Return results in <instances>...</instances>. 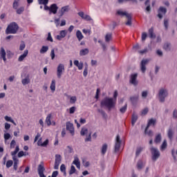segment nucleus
Returning <instances> with one entry per match:
<instances>
[{"mask_svg":"<svg viewBox=\"0 0 177 177\" xmlns=\"http://www.w3.org/2000/svg\"><path fill=\"white\" fill-rule=\"evenodd\" d=\"M19 151H20V147H19V145H17L15 151H11V156H12V160L14 161L13 168L15 171H17V168H18L17 165H19V160L17 159V156H16V154H17V153H19Z\"/></svg>","mask_w":177,"mask_h":177,"instance_id":"1","label":"nucleus"},{"mask_svg":"<svg viewBox=\"0 0 177 177\" xmlns=\"http://www.w3.org/2000/svg\"><path fill=\"white\" fill-rule=\"evenodd\" d=\"M81 136H86L85 142L92 141V132L88 130V128L84 127L80 131Z\"/></svg>","mask_w":177,"mask_h":177,"instance_id":"2","label":"nucleus"},{"mask_svg":"<svg viewBox=\"0 0 177 177\" xmlns=\"http://www.w3.org/2000/svg\"><path fill=\"white\" fill-rule=\"evenodd\" d=\"M19 30V25L16 22L11 23L6 28V34H16Z\"/></svg>","mask_w":177,"mask_h":177,"instance_id":"3","label":"nucleus"},{"mask_svg":"<svg viewBox=\"0 0 177 177\" xmlns=\"http://www.w3.org/2000/svg\"><path fill=\"white\" fill-rule=\"evenodd\" d=\"M150 150L152 155V160H157V159H158V158L160 156V152L159 149H158V148H155L154 147H151Z\"/></svg>","mask_w":177,"mask_h":177,"instance_id":"4","label":"nucleus"},{"mask_svg":"<svg viewBox=\"0 0 177 177\" xmlns=\"http://www.w3.org/2000/svg\"><path fill=\"white\" fill-rule=\"evenodd\" d=\"M101 107L110 110L111 109V98L106 97L102 100L101 101Z\"/></svg>","mask_w":177,"mask_h":177,"instance_id":"5","label":"nucleus"},{"mask_svg":"<svg viewBox=\"0 0 177 177\" xmlns=\"http://www.w3.org/2000/svg\"><path fill=\"white\" fill-rule=\"evenodd\" d=\"M158 95L160 102H165V98L168 95L167 90H165V88H161L159 91Z\"/></svg>","mask_w":177,"mask_h":177,"instance_id":"6","label":"nucleus"},{"mask_svg":"<svg viewBox=\"0 0 177 177\" xmlns=\"http://www.w3.org/2000/svg\"><path fill=\"white\" fill-rule=\"evenodd\" d=\"M121 143H122V140H120V135L118 134L116 136V140H115V147H114V152L115 153L120 152Z\"/></svg>","mask_w":177,"mask_h":177,"instance_id":"7","label":"nucleus"},{"mask_svg":"<svg viewBox=\"0 0 177 177\" xmlns=\"http://www.w3.org/2000/svg\"><path fill=\"white\" fill-rule=\"evenodd\" d=\"M64 64H59L57 67V78H62V75H63V73H64Z\"/></svg>","mask_w":177,"mask_h":177,"instance_id":"8","label":"nucleus"},{"mask_svg":"<svg viewBox=\"0 0 177 177\" xmlns=\"http://www.w3.org/2000/svg\"><path fill=\"white\" fill-rule=\"evenodd\" d=\"M62 164V155L55 154L54 169H59V165Z\"/></svg>","mask_w":177,"mask_h":177,"instance_id":"9","label":"nucleus"},{"mask_svg":"<svg viewBox=\"0 0 177 177\" xmlns=\"http://www.w3.org/2000/svg\"><path fill=\"white\" fill-rule=\"evenodd\" d=\"M129 82L133 86H138V73H132L130 76Z\"/></svg>","mask_w":177,"mask_h":177,"instance_id":"10","label":"nucleus"},{"mask_svg":"<svg viewBox=\"0 0 177 177\" xmlns=\"http://www.w3.org/2000/svg\"><path fill=\"white\" fill-rule=\"evenodd\" d=\"M78 16L83 19V20H86V21H93V19H92V17L89 16L88 15L85 14L84 12L80 11L77 13Z\"/></svg>","mask_w":177,"mask_h":177,"instance_id":"11","label":"nucleus"},{"mask_svg":"<svg viewBox=\"0 0 177 177\" xmlns=\"http://www.w3.org/2000/svg\"><path fill=\"white\" fill-rule=\"evenodd\" d=\"M66 130L69 131L70 133L72 136H74L75 131H74V124L70 122H67L66 123Z\"/></svg>","mask_w":177,"mask_h":177,"instance_id":"12","label":"nucleus"},{"mask_svg":"<svg viewBox=\"0 0 177 177\" xmlns=\"http://www.w3.org/2000/svg\"><path fill=\"white\" fill-rule=\"evenodd\" d=\"M158 17L160 19H162L163 18V15H165L167 12V8H165V7H160L159 10H158Z\"/></svg>","mask_w":177,"mask_h":177,"instance_id":"13","label":"nucleus"},{"mask_svg":"<svg viewBox=\"0 0 177 177\" xmlns=\"http://www.w3.org/2000/svg\"><path fill=\"white\" fill-rule=\"evenodd\" d=\"M39 5L44 6V10H49L50 12V7L48 6L49 3V0H38Z\"/></svg>","mask_w":177,"mask_h":177,"instance_id":"14","label":"nucleus"},{"mask_svg":"<svg viewBox=\"0 0 177 177\" xmlns=\"http://www.w3.org/2000/svg\"><path fill=\"white\" fill-rule=\"evenodd\" d=\"M68 12H70V6H65L59 10V15L60 17H62L64 15H66V13H68Z\"/></svg>","mask_w":177,"mask_h":177,"instance_id":"15","label":"nucleus"},{"mask_svg":"<svg viewBox=\"0 0 177 177\" xmlns=\"http://www.w3.org/2000/svg\"><path fill=\"white\" fill-rule=\"evenodd\" d=\"M74 160L72 162L74 165H76L77 169H81V162H80V158H78V155L74 156Z\"/></svg>","mask_w":177,"mask_h":177,"instance_id":"16","label":"nucleus"},{"mask_svg":"<svg viewBox=\"0 0 177 177\" xmlns=\"http://www.w3.org/2000/svg\"><path fill=\"white\" fill-rule=\"evenodd\" d=\"M67 30H63L59 31V35H57L56 39L58 41H62V39H63V38H65V37L67 35Z\"/></svg>","mask_w":177,"mask_h":177,"instance_id":"17","label":"nucleus"},{"mask_svg":"<svg viewBox=\"0 0 177 177\" xmlns=\"http://www.w3.org/2000/svg\"><path fill=\"white\" fill-rule=\"evenodd\" d=\"M149 62V59H142L141 61V64H140V69L142 72V73H145L147 71V66L146 65H147Z\"/></svg>","mask_w":177,"mask_h":177,"instance_id":"18","label":"nucleus"},{"mask_svg":"<svg viewBox=\"0 0 177 177\" xmlns=\"http://www.w3.org/2000/svg\"><path fill=\"white\" fill-rule=\"evenodd\" d=\"M57 9H59V7L56 3H53L50 6V12L49 15H56L57 13Z\"/></svg>","mask_w":177,"mask_h":177,"instance_id":"19","label":"nucleus"},{"mask_svg":"<svg viewBox=\"0 0 177 177\" xmlns=\"http://www.w3.org/2000/svg\"><path fill=\"white\" fill-rule=\"evenodd\" d=\"M118 95V90H115L113 93V97H112V109L113 108H114V106H115Z\"/></svg>","mask_w":177,"mask_h":177,"instance_id":"20","label":"nucleus"},{"mask_svg":"<svg viewBox=\"0 0 177 177\" xmlns=\"http://www.w3.org/2000/svg\"><path fill=\"white\" fill-rule=\"evenodd\" d=\"M73 64L77 67L78 70H82L84 68V62H80V61L76 59L73 62Z\"/></svg>","mask_w":177,"mask_h":177,"instance_id":"21","label":"nucleus"},{"mask_svg":"<svg viewBox=\"0 0 177 177\" xmlns=\"http://www.w3.org/2000/svg\"><path fill=\"white\" fill-rule=\"evenodd\" d=\"M125 17L127 18V21L126 22V25L128 26H131L132 25V16L131 14H128L127 12H125Z\"/></svg>","mask_w":177,"mask_h":177,"instance_id":"22","label":"nucleus"},{"mask_svg":"<svg viewBox=\"0 0 177 177\" xmlns=\"http://www.w3.org/2000/svg\"><path fill=\"white\" fill-rule=\"evenodd\" d=\"M156 123V119H153V118L149 119V122L147 123V127L145 128V133H147V130H148L149 127H150L151 124L155 125Z\"/></svg>","mask_w":177,"mask_h":177,"instance_id":"23","label":"nucleus"},{"mask_svg":"<svg viewBox=\"0 0 177 177\" xmlns=\"http://www.w3.org/2000/svg\"><path fill=\"white\" fill-rule=\"evenodd\" d=\"M28 55V50H26L22 55H21L18 58V62H23Z\"/></svg>","mask_w":177,"mask_h":177,"instance_id":"24","label":"nucleus"},{"mask_svg":"<svg viewBox=\"0 0 177 177\" xmlns=\"http://www.w3.org/2000/svg\"><path fill=\"white\" fill-rule=\"evenodd\" d=\"M52 118V114H48L45 120L46 124L48 125V127H50L52 125V120H50Z\"/></svg>","mask_w":177,"mask_h":177,"instance_id":"25","label":"nucleus"},{"mask_svg":"<svg viewBox=\"0 0 177 177\" xmlns=\"http://www.w3.org/2000/svg\"><path fill=\"white\" fill-rule=\"evenodd\" d=\"M89 53L88 48H84L80 50L79 55L80 56H86Z\"/></svg>","mask_w":177,"mask_h":177,"instance_id":"26","label":"nucleus"},{"mask_svg":"<svg viewBox=\"0 0 177 177\" xmlns=\"http://www.w3.org/2000/svg\"><path fill=\"white\" fill-rule=\"evenodd\" d=\"M109 146L107 145V144H103L102 147H101V153L102 154V156H104V154H106V153H107V149H108Z\"/></svg>","mask_w":177,"mask_h":177,"instance_id":"27","label":"nucleus"},{"mask_svg":"<svg viewBox=\"0 0 177 177\" xmlns=\"http://www.w3.org/2000/svg\"><path fill=\"white\" fill-rule=\"evenodd\" d=\"M0 52L3 62H6V51L5 50V48H3V47H1Z\"/></svg>","mask_w":177,"mask_h":177,"instance_id":"28","label":"nucleus"},{"mask_svg":"<svg viewBox=\"0 0 177 177\" xmlns=\"http://www.w3.org/2000/svg\"><path fill=\"white\" fill-rule=\"evenodd\" d=\"M138 119V115H136V113H133V115L131 116V124H132V126L135 125Z\"/></svg>","mask_w":177,"mask_h":177,"instance_id":"29","label":"nucleus"},{"mask_svg":"<svg viewBox=\"0 0 177 177\" xmlns=\"http://www.w3.org/2000/svg\"><path fill=\"white\" fill-rule=\"evenodd\" d=\"M76 37L78 41H82V39H84V35H82V32H81V30H77Z\"/></svg>","mask_w":177,"mask_h":177,"instance_id":"30","label":"nucleus"},{"mask_svg":"<svg viewBox=\"0 0 177 177\" xmlns=\"http://www.w3.org/2000/svg\"><path fill=\"white\" fill-rule=\"evenodd\" d=\"M50 89L52 91V92H55L56 91V80H52L50 86Z\"/></svg>","mask_w":177,"mask_h":177,"instance_id":"31","label":"nucleus"},{"mask_svg":"<svg viewBox=\"0 0 177 177\" xmlns=\"http://www.w3.org/2000/svg\"><path fill=\"white\" fill-rule=\"evenodd\" d=\"M20 6V0H14V2L12 3V8L14 10H16Z\"/></svg>","mask_w":177,"mask_h":177,"instance_id":"32","label":"nucleus"},{"mask_svg":"<svg viewBox=\"0 0 177 177\" xmlns=\"http://www.w3.org/2000/svg\"><path fill=\"white\" fill-rule=\"evenodd\" d=\"M3 138H4L5 144L8 145V140H9L10 138H12V136H10V133H4Z\"/></svg>","mask_w":177,"mask_h":177,"instance_id":"33","label":"nucleus"},{"mask_svg":"<svg viewBox=\"0 0 177 177\" xmlns=\"http://www.w3.org/2000/svg\"><path fill=\"white\" fill-rule=\"evenodd\" d=\"M161 139H162V134L161 133H158V134H157L155 137L154 142L158 144V142H160Z\"/></svg>","mask_w":177,"mask_h":177,"instance_id":"34","label":"nucleus"},{"mask_svg":"<svg viewBox=\"0 0 177 177\" xmlns=\"http://www.w3.org/2000/svg\"><path fill=\"white\" fill-rule=\"evenodd\" d=\"M167 136H168V138H169V140H172V138L174 137V130H172L171 127H170L168 129Z\"/></svg>","mask_w":177,"mask_h":177,"instance_id":"35","label":"nucleus"},{"mask_svg":"<svg viewBox=\"0 0 177 177\" xmlns=\"http://www.w3.org/2000/svg\"><path fill=\"white\" fill-rule=\"evenodd\" d=\"M37 172L38 174H44L45 172V167L42 165H39L37 168Z\"/></svg>","mask_w":177,"mask_h":177,"instance_id":"36","label":"nucleus"},{"mask_svg":"<svg viewBox=\"0 0 177 177\" xmlns=\"http://www.w3.org/2000/svg\"><path fill=\"white\" fill-rule=\"evenodd\" d=\"M4 120H6V121H8V122H12V124H13V125H17V124H16V122H15V120H13V119H12V118L11 117H9V116H8V115H6L5 117H4Z\"/></svg>","mask_w":177,"mask_h":177,"instance_id":"37","label":"nucleus"},{"mask_svg":"<svg viewBox=\"0 0 177 177\" xmlns=\"http://www.w3.org/2000/svg\"><path fill=\"white\" fill-rule=\"evenodd\" d=\"M49 50V47L48 46H43L40 49V53L44 54L46 53Z\"/></svg>","mask_w":177,"mask_h":177,"instance_id":"38","label":"nucleus"},{"mask_svg":"<svg viewBox=\"0 0 177 177\" xmlns=\"http://www.w3.org/2000/svg\"><path fill=\"white\" fill-rule=\"evenodd\" d=\"M23 85H28L30 83V77L28 76L26 77L24 79L21 80Z\"/></svg>","mask_w":177,"mask_h":177,"instance_id":"39","label":"nucleus"},{"mask_svg":"<svg viewBox=\"0 0 177 177\" xmlns=\"http://www.w3.org/2000/svg\"><path fill=\"white\" fill-rule=\"evenodd\" d=\"M145 4V6H147L146 11H147L148 12H150L151 11L150 0H146Z\"/></svg>","mask_w":177,"mask_h":177,"instance_id":"40","label":"nucleus"},{"mask_svg":"<svg viewBox=\"0 0 177 177\" xmlns=\"http://www.w3.org/2000/svg\"><path fill=\"white\" fill-rule=\"evenodd\" d=\"M139 95H133L132 97H130V100L132 102V104H135L138 101Z\"/></svg>","mask_w":177,"mask_h":177,"instance_id":"41","label":"nucleus"},{"mask_svg":"<svg viewBox=\"0 0 177 177\" xmlns=\"http://www.w3.org/2000/svg\"><path fill=\"white\" fill-rule=\"evenodd\" d=\"M17 15H21L23 12H24V7L21 6L17 9H15Z\"/></svg>","mask_w":177,"mask_h":177,"instance_id":"42","label":"nucleus"},{"mask_svg":"<svg viewBox=\"0 0 177 177\" xmlns=\"http://www.w3.org/2000/svg\"><path fill=\"white\" fill-rule=\"evenodd\" d=\"M69 102L71 104H74L77 102L76 96H69Z\"/></svg>","mask_w":177,"mask_h":177,"instance_id":"43","label":"nucleus"},{"mask_svg":"<svg viewBox=\"0 0 177 177\" xmlns=\"http://www.w3.org/2000/svg\"><path fill=\"white\" fill-rule=\"evenodd\" d=\"M149 36L151 39L156 37V35H154V33H153V28H151L150 29H149Z\"/></svg>","mask_w":177,"mask_h":177,"instance_id":"44","label":"nucleus"},{"mask_svg":"<svg viewBox=\"0 0 177 177\" xmlns=\"http://www.w3.org/2000/svg\"><path fill=\"white\" fill-rule=\"evenodd\" d=\"M6 53H7V57H8V59H12V57L15 56V53L9 50H7Z\"/></svg>","mask_w":177,"mask_h":177,"instance_id":"45","label":"nucleus"},{"mask_svg":"<svg viewBox=\"0 0 177 177\" xmlns=\"http://www.w3.org/2000/svg\"><path fill=\"white\" fill-rule=\"evenodd\" d=\"M18 146V145H16V140H12L10 143V149H16V147Z\"/></svg>","mask_w":177,"mask_h":177,"instance_id":"46","label":"nucleus"},{"mask_svg":"<svg viewBox=\"0 0 177 177\" xmlns=\"http://www.w3.org/2000/svg\"><path fill=\"white\" fill-rule=\"evenodd\" d=\"M19 158H21V157H24V156H28V153H26L23 151H20L17 154Z\"/></svg>","mask_w":177,"mask_h":177,"instance_id":"47","label":"nucleus"},{"mask_svg":"<svg viewBox=\"0 0 177 177\" xmlns=\"http://www.w3.org/2000/svg\"><path fill=\"white\" fill-rule=\"evenodd\" d=\"M163 48L166 50V51H169V50H171L170 43H165L163 46Z\"/></svg>","mask_w":177,"mask_h":177,"instance_id":"48","label":"nucleus"},{"mask_svg":"<svg viewBox=\"0 0 177 177\" xmlns=\"http://www.w3.org/2000/svg\"><path fill=\"white\" fill-rule=\"evenodd\" d=\"M98 44H100L103 48V50H106L107 49V46L106 44L103 43L102 40H98Z\"/></svg>","mask_w":177,"mask_h":177,"instance_id":"49","label":"nucleus"},{"mask_svg":"<svg viewBox=\"0 0 177 177\" xmlns=\"http://www.w3.org/2000/svg\"><path fill=\"white\" fill-rule=\"evenodd\" d=\"M118 15H120V17H126V12L122 11V10H118L117 11Z\"/></svg>","mask_w":177,"mask_h":177,"instance_id":"50","label":"nucleus"},{"mask_svg":"<svg viewBox=\"0 0 177 177\" xmlns=\"http://www.w3.org/2000/svg\"><path fill=\"white\" fill-rule=\"evenodd\" d=\"M127 109V104H125L124 105V106H122V108H120V111L122 113H125Z\"/></svg>","mask_w":177,"mask_h":177,"instance_id":"51","label":"nucleus"},{"mask_svg":"<svg viewBox=\"0 0 177 177\" xmlns=\"http://www.w3.org/2000/svg\"><path fill=\"white\" fill-rule=\"evenodd\" d=\"M60 171L63 172L64 175H66V165L64 164L61 165Z\"/></svg>","mask_w":177,"mask_h":177,"instance_id":"52","label":"nucleus"},{"mask_svg":"<svg viewBox=\"0 0 177 177\" xmlns=\"http://www.w3.org/2000/svg\"><path fill=\"white\" fill-rule=\"evenodd\" d=\"M75 171H77V170L75 169V167H74V165H72V166L71 167V169H70V171H69V174H70V175H73V174H75Z\"/></svg>","mask_w":177,"mask_h":177,"instance_id":"53","label":"nucleus"},{"mask_svg":"<svg viewBox=\"0 0 177 177\" xmlns=\"http://www.w3.org/2000/svg\"><path fill=\"white\" fill-rule=\"evenodd\" d=\"M13 165V160H9L6 162V168H10Z\"/></svg>","mask_w":177,"mask_h":177,"instance_id":"54","label":"nucleus"},{"mask_svg":"<svg viewBox=\"0 0 177 177\" xmlns=\"http://www.w3.org/2000/svg\"><path fill=\"white\" fill-rule=\"evenodd\" d=\"M167 147V140H164L162 145H161V149H165Z\"/></svg>","mask_w":177,"mask_h":177,"instance_id":"55","label":"nucleus"},{"mask_svg":"<svg viewBox=\"0 0 177 177\" xmlns=\"http://www.w3.org/2000/svg\"><path fill=\"white\" fill-rule=\"evenodd\" d=\"M83 75L84 77H86V75H88V64H86V67L84 68Z\"/></svg>","mask_w":177,"mask_h":177,"instance_id":"56","label":"nucleus"},{"mask_svg":"<svg viewBox=\"0 0 177 177\" xmlns=\"http://www.w3.org/2000/svg\"><path fill=\"white\" fill-rule=\"evenodd\" d=\"M75 110H77V108L75 106H72L69 109V113L70 114H74L75 113Z\"/></svg>","mask_w":177,"mask_h":177,"instance_id":"57","label":"nucleus"},{"mask_svg":"<svg viewBox=\"0 0 177 177\" xmlns=\"http://www.w3.org/2000/svg\"><path fill=\"white\" fill-rule=\"evenodd\" d=\"M48 41H49L50 42H53V38L52 37V35L50 34V32H49L48 33V37L46 39Z\"/></svg>","mask_w":177,"mask_h":177,"instance_id":"58","label":"nucleus"},{"mask_svg":"<svg viewBox=\"0 0 177 177\" xmlns=\"http://www.w3.org/2000/svg\"><path fill=\"white\" fill-rule=\"evenodd\" d=\"M143 148L142 147H139L138 148H137L136 149V156H138V155H140V152H142Z\"/></svg>","mask_w":177,"mask_h":177,"instance_id":"59","label":"nucleus"},{"mask_svg":"<svg viewBox=\"0 0 177 177\" xmlns=\"http://www.w3.org/2000/svg\"><path fill=\"white\" fill-rule=\"evenodd\" d=\"M26 48V44H24V41H22L19 46V50H24Z\"/></svg>","mask_w":177,"mask_h":177,"instance_id":"60","label":"nucleus"},{"mask_svg":"<svg viewBox=\"0 0 177 177\" xmlns=\"http://www.w3.org/2000/svg\"><path fill=\"white\" fill-rule=\"evenodd\" d=\"M110 39H111V34H107L105 36V41H106V42H110Z\"/></svg>","mask_w":177,"mask_h":177,"instance_id":"61","label":"nucleus"},{"mask_svg":"<svg viewBox=\"0 0 177 177\" xmlns=\"http://www.w3.org/2000/svg\"><path fill=\"white\" fill-rule=\"evenodd\" d=\"M147 37V33H146L145 32H143V33H142V41H145L146 40Z\"/></svg>","mask_w":177,"mask_h":177,"instance_id":"62","label":"nucleus"},{"mask_svg":"<svg viewBox=\"0 0 177 177\" xmlns=\"http://www.w3.org/2000/svg\"><path fill=\"white\" fill-rule=\"evenodd\" d=\"M149 112V108H145L144 109H142L141 114L142 115H147Z\"/></svg>","mask_w":177,"mask_h":177,"instance_id":"63","label":"nucleus"},{"mask_svg":"<svg viewBox=\"0 0 177 177\" xmlns=\"http://www.w3.org/2000/svg\"><path fill=\"white\" fill-rule=\"evenodd\" d=\"M50 56H51V59L52 60H54L55 59V50H51V52H50Z\"/></svg>","mask_w":177,"mask_h":177,"instance_id":"64","label":"nucleus"}]
</instances>
